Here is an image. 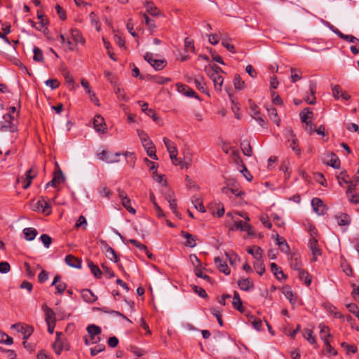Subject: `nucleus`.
Wrapping results in <instances>:
<instances>
[{
  "label": "nucleus",
  "mask_w": 359,
  "mask_h": 359,
  "mask_svg": "<svg viewBox=\"0 0 359 359\" xmlns=\"http://www.w3.org/2000/svg\"><path fill=\"white\" fill-rule=\"evenodd\" d=\"M36 174L34 173L32 168L29 169L25 173V178H22L21 180L23 183L22 188L27 189L31 184L32 180L36 177ZM20 179L17 180V182H20Z\"/></svg>",
  "instance_id": "13"
},
{
  "label": "nucleus",
  "mask_w": 359,
  "mask_h": 359,
  "mask_svg": "<svg viewBox=\"0 0 359 359\" xmlns=\"http://www.w3.org/2000/svg\"><path fill=\"white\" fill-rule=\"evenodd\" d=\"M337 36L340 39H343L344 41H348L350 43H357V42H359V39L355 37L353 35H346V34H343L342 32H339V33H337Z\"/></svg>",
  "instance_id": "49"
},
{
  "label": "nucleus",
  "mask_w": 359,
  "mask_h": 359,
  "mask_svg": "<svg viewBox=\"0 0 359 359\" xmlns=\"http://www.w3.org/2000/svg\"><path fill=\"white\" fill-rule=\"evenodd\" d=\"M61 334L62 332H56L55 341L53 344V348L54 349L55 353L58 355L61 353V352L63 350V343L60 339Z\"/></svg>",
  "instance_id": "23"
},
{
  "label": "nucleus",
  "mask_w": 359,
  "mask_h": 359,
  "mask_svg": "<svg viewBox=\"0 0 359 359\" xmlns=\"http://www.w3.org/2000/svg\"><path fill=\"white\" fill-rule=\"evenodd\" d=\"M341 346L346 351L347 353H349L350 352L355 353L357 352V347L355 345H350L346 342H342Z\"/></svg>",
  "instance_id": "60"
},
{
  "label": "nucleus",
  "mask_w": 359,
  "mask_h": 359,
  "mask_svg": "<svg viewBox=\"0 0 359 359\" xmlns=\"http://www.w3.org/2000/svg\"><path fill=\"white\" fill-rule=\"evenodd\" d=\"M254 268L256 270L257 273L260 276L263 275L265 272V266L262 260V258L256 259V262L254 263Z\"/></svg>",
  "instance_id": "43"
},
{
  "label": "nucleus",
  "mask_w": 359,
  "mask_h": 359,
  "mask_svg": "<svg viewBox=\"0 0 359 359\" xmlns=\"http://www.w3.org/2000/svg\"><path fill=\"white\" fill-rule=\"evenodd\" d=\"M346 307L351 313H353L357 318H359V309L355 304H347Z\"/></svg>",
  "instance_id": "63"
},
{
  "label": "nucleus",
  "mask_w": 359,
  "mask_h": 359,
  "mask_svg": "<svg viewBox=\"0 0 359 359\" xmlns=\"http://www.w3.org/2000/svg\"><path fill=\"white\" fill-rule=\"evenodd\" d=\"M330 163H328L327 164L332 167L333 168H339L340 161L337 156L334 153L331 152L330 154Z\"/></svg>",
  "instance_id": "44"
},
{
  "label": "nucleus",
  "mask_w": 359,
  "mask_h": 359,
  "mask_svg": "<svg viewBox=\"0 0 359 359\" xmlns=\"http://www.w3.org/2000/svg\"><path fill=\"white\" fill-rule=\"evenodd\" d=\"M181 236L187 239V242L185 243V246L189 248H194L196 245V241H197V237L189 233L187 231H182Z\"/></svg>",
  "instance_id": "14"
},
{
  "label": "nucleus",
  "mask_w": 359,
  "mask_h": 359,
  "mask_svg": "<svg viewBox=\"0 0 359 359\" xmlns=\"http://www.w3.org/2000/svg\"><path fill=\"white\" fill-rule=\"evenodd\" d=\"M248 253L250 254L253 256V257L255 259H258L259 258H262L263 255V250L262 249L257 245H254L252 248H247Z\"/></svg>",
  "instance_id": "29"
},
{
  "label": "nucleus",
  "mask_w": 359,
  "mask_h": 359,
  "mask_svg": "<svg viewBox=\"0 0 359 359\" xmlns=\"http://www.w3.org/2000/svg\"><path fill=\"white\" fill-rule=\"evenodd\" d=\"M309 246L312 251L313 256V260L316 261L317 256L321 255V250L318 245V240L316 237L311 238L309 242Z\"/></svg>",
  "instance_id": "10"
},
{
  "label": "nucleus",
  "mask_w": 359,
  "mask_h": 359,
  "mask_svg": "<svg viewBox=\"0 0 359 359\" xmlns=\"http://www.w3.org/2000/svg\"><path fill=\"white\" fill-rule=\"evenodd\" d=\"M332 95L336 100H339L340 98V95L343 92L342 88L339 85L332 86Z\"/></svg>",
  "instance_id": "58"
},
{
  "label": "nucleus",
  "mask_w": 359,
  "mask_h": 359,
  "mask_svg": "<svg viewBox=\"0 0 359 359\" xmlns=\"http://www.w3.org/2000/svg\"><path fill=\"white\" fill-rule=\"evenodd\" d=\"M207 74L213 81L215 90L221 92L222 84L224 82L223 77L220 74H219L218 73H216V72H212L211 74Z\"/></svg>",
  "instance_id": "12"
},
{
  "label": "nucleus",
  "mask_w": 359,
  "mask_h": 359,
  "mask_svg": "<svg viewBox=\"0 0 359 359\" xmlns=\"http://www.w3.org/2000/svg\"><path fill=\"white\" fill-rule=\"evenodd\" d=\"M177 90L180 93L184 94V95L190 97H196L197 99L199 98L196 92L188 86L182 83H178L177 84Z\"/></svg>",
  "instance_id": "11"
},
{
  "label": "nucleus",
  "mask_w": 359,
  "mask_h": 359,
  "mask_svg": "<svg viewBox=\"0 0 359 359\" xmlns=\"http://www.w3.org/2000/svg\"><path fill=\"white\" fill-rule=\"evenodd\" d=\"M65 262L67 265L72 267L76 269L81 268V260L72 255H68L65 257Z\"/></svg>",
  "instance_id": "17"
},
{
  "label": "nucleus",
  "mask_w": 359,
  "mask_h": 359,
  "mask_svg": "<svg viewBox=\"0 0 359 359\" xmlns=\"http://www.w3.org/2000/svg\"><path fill=\"white\" fill-rule=\"evenodd\" d=\"M359 182V171L353 177L352 180H349L348 183V187L346 190V195L350 196L351 193L355 190L358 183Z\"/></svg>",
  "instance_id": "24"
},
{
  "label": "nucleus",
  "mask_w": 359,
  "mask_h": 359,
  "mask_svg": "<svg viewBox=\"0 0 359 359\" xmlns=\"http://www.w3.org/2000/svg\"><path fill=\"white\" fill-rule=\"evenodd\" d=\"M144 58L157 71L163 69L167 65L165 60L154 59L152 54L150 53H146Z\"/></svg>",
  "instance_id": "3"
},
{
  "label": "nucleus",
  "mask_w": 359,
  "mask_h": 359,
  "mask_svg": "<svg viewBox=\"0 0 359 359\" xmlns=\"http://www.w3.org/2000/svg\"><path fill=\"white\" fill-rule=\"evenodd\" d=\"M88 266L90 269L91 273L94 275V276L97 278H100L102 277V271L99 269V267L95 265L92 261H88Z\"/></svg>",
  "instance_id": "36"
},
{
  "label": "nucleus",
  "mask_w": 359,
  "mask_h": 359,
  "mask_svg": "<svg viewBox=\"0 0 359 359\" xmlns=\"http://www.w3.org/2000/svg\"><path fill=\"white\" fill-rule=\"evenodd\" d=\"M23 233L25 234V239L27 241H33L38 234V231L36 229L32 227L25 228L23 229Z\"/></svg>",
  "instance_id": "30"
},
{
  "label": "nucleus",
  "mask_w": 359,
  "mask_h": 359,
  "mask_svg": "<svg viewBox=\"0 0 359 359\" xmlns=\"http://www.w3.org/2000/svg\"><path fill=\"white\" fill-rule=\"evenodd\" d=\"M309 114L313 115V112L309 107L305 108L299 114L302 122L306 123V126H309V123H311V121H308V119L310 118Z\"/></svg>",
  "instance_id": "34"
},
{
  "label": "nucleus",
  "mask_w": 359,
  "mask_h": 359,
  "mask_svg": "<svg viewBox=\"0 0 359 359\" xmlns=\"http://www.w3.org/2000/svg\"><path fill=\"white\" fill-rule=\"evenodd\" d=\"M239 288L244 291H248L254 287V283L250 278H243L238 280Z\"/></svg>",
  "instance_id": "19"
},
{
  "label": "nucleus",
  "mask_w": 359,
  "mask_h": 359,
  "mask_svg": "<svg viewBox=\"0 0 359 359\" xmlns=\"http://www.w3.org/2000/svg\"><path fill=\"white\" fill-rule=\"evenodd\" d=\"M270 267L271 271L278 280H282L287 278L286 275L283 273L281 268L279 267L276 263H271Z\"/></svg>",
  "instance_id": "18"
},
{
  "label": "nucleus",
  "mask_w": 359,
  "mask_h": 359,
  "mask_svg": "<svg viewBox=\"0 0 359 359\" xmlns=\"http://www.w3.org/2000/svg\"><path fill=\"white\" fill-rule=\"evenodd\" d=\"M267 111L270 119L273 121L278 126H279L280 120L278 116L276 109L273 107H271L267 108Z\"/></svg>",
  "instance_id": "32"
},
{
  "label": "nucleus",
  "mask_w": 359,
  "mask_h": 359,
  "mask_svg": "<svg viewBox=\"0 0 359 359\" xmlns=\"http://www.w3.org/2000/svg\"><path fill=\"white\" fill-rule=\"evenodd\" d=\"M42 202H43L42 208H41L42 212L46 215H50L51 213V210H50L51 206H50V203L47 201H45L43 198H42Z\"/></svg>",
  "instance_id": "61"
},
{
  "label": "nucleus",
  "mask_w": 359,
  "mask_h": 359,
  "mask_svg": "<svg viewBox=\"0 0 359 359\" xmlns=\"http://www.w3.org/2000/svg\"><path fill=\"white\" fill-rule=\"evenodd\" d=\"M62 74L67 83L71 84L74 83V78L71 75L70 72L67 68L62 69Z\"/></svg>",
  "instance_id": "64"
},
{
  "label": "nucleus",
  "mask_w": 359,
  "mask_h": 359,
  "mask_svg": "<svg viewBox=\"0 0 359 359\" xmlns=\"http://www.w3.org/2000/svg\"><path fill=\"white\" fill-rule=\"evenodd\" d=\"M123 206L130 213L135 214V210L131 206V201L129 198H125L121 201Z\"/></svg>",
  "instance_id": "54"
},
{
  "label": "nucleus",
  "mask_w": 359,
  "mask_h": 359,
  "mask_svg": "<svg viewBox=\"0 0 359 359\" xmlns=\"http://www.w3.org/2000/svg\"><path fill=\"white\" fill-rule=\"evenodd\" d=\"M36 14L37 18L40 20L39 25L37 26L36 29L41 31L45 26L48 25V20L45 18L44 14L39 11H37Z\"/></svg>",
  "instance_id": "37"
},
{
  "label": "nucleus",
  "mask_w": 359,
  "mask_h": 359,
  "mask_svg": "<svg viewBox=\"0 0 359 359\" xmlns=\"http://www.w3.org/2000/svg\"><path fill=\"white\" fill-rule=\"evenodd\" d=\"M94 128L97 132L104 133L107 130V126L104 118L97 114L93 119Z\"/></svg>",
  "instance_id": "9"
},
{
  "label": "nucleus",
  "mask_w": 359,
  "mask_h": 359,
  "mask_svg": "<svg viewBox=\"0 0 359 359\" xmlns=\"http://www.w3.org/2000/svg\"><path fill=\"white\" fill-rule=\"evenodd\" d=\"M233 307L238 310V311L241 313H244L245 309L243 306V302L241 301V299L240 297V295L237 291L233 292Z\"/></svg>",
  "instance_id": "20"
},
{
  "label": "nucleus",
  "mask_w": 359,
  "mask_h": 359,
  "mask_svg": "<svg viewBox=\"0 0 359 359\" xmlns=\"http://www.w3.org/2000/svg\"><path fill=\"white\" fill-rule=\"evenodd\" d=\"M163 141L168 152H170V151L175 150L177 149L175 143L168 138L163 137Z\"/></svg>",
  "instance_id": "59"
},
{
  "label": "nucleus",
  "mask_w": 359,
  "mask_h": 359,
  "mask_svg": "<svg viewBox=\"0 0 359 359\" xmlns=\"http://www.w3.org/2000/svg\"><path fill=\"white\" fill-rule=\"evenodd\" d=\"M184 49L187 52H194L195 50L194 41L188 37L184 39Z\"/></svg>",
  "instance_id": "55"
},
{
  "label": "nucleus",
  "mask_w": 359,
  "mask_h": 359,
  "mask_svg": "<svg viewBox=\"0 0 359 359\" xmlns=\"http://www.w3.org/2000/svg\"><path fill=\"white\" fill-rule=\"evenodd\" d=\"M145 24L151 32H153L156 28V24L154 20L151 19L146 13L143 14Z\"/></svg>",
  "instance_id": "52"
},
{
  "label": "nucleus",
  "mask_w": 359,
  "mask_h": 359,
  "mask_svg": "<svg viewBox=\"0 0 359 359\" xmlns=\"http://www.w3.org/2000/svg\"><path fill=\"white\" fill-rule=\"evenodd\" d=\"M285 136L287 139L288 147L291 148L292 150L296 153V154L300 155L301 149L297 143V138L294 134L292 130H286Z\"/></svg>",
  "instance_id": "2"
},
{
  "label": "nucleus",
  "mask_w": 359,
  "mask_h": 359,
  "mask_svg": "<svg viewBox=\"0 0 359 359\" xmlns=\"http://www.w3.org/2000/svg\"><path fill=\"white\" fill-rule=\"evenodd\" d=\"M0 343L6 344V345H11L13 343V339L11 337L8 336V334H5L4 332H2L0 334Z\"/></svg>",
  "instance_id": "56"
},
{
  "label": "nucleus",
  "mask_w": 359,
  "mask_h": 359,
  "mask_svg": "<svg viewBox=\"0 0 359 359\" xmlns=\"http://www.w3.org/2000/svg\"><path fill=\"white\" fill-rule=\"evenodd\" d=\"M290 264L291 268L294 270L299 271L302 269V262L300 255L298 253H292L290 257Z\"/></svg>",
  "instance_id": "15"
},
{
  "label": "nucleus",
  "mask_w": 359,
  "mask_h": 359,
  "mask_svg": "<svg viewBox=\"0 0 359 359\" xmlns=\"http://www.w3.org/2000/svg\"><path fill=\"white\" fill-rule=\"evenodd\" d=\"M56 165L57 166V170L54 172L53 179L48 183L46 184V188L48 187L49 186L55 188L65 180V177L63 176L62 170L59 168L57 163H56Z\"/></svg>",
  "instance_id": "5"
},
{
  "label": "nucleus",
  "mask_w": 359,
  "mask_h": 359,
  "mask_svg": "<svg viewBox=\"0 0 359 359\" xmlns=\"http://www.w3.org/2000/svg\"><path fill=\"white\" fill-rule=\"evenodd\" d=\"M299 271V278L300 280H304L307 286H309L311 283V277L307 271L303 269H300Z\"/></svg>",
  "instance_id": "40"
},
{
  "label": "nucleus",
  "mask_w": 359,
  "mask_h": 359,
  "mask_svg": "<svg viewBox=\"0 0 359 359\" xmlns=\"http://www.w3.org/2000/svg\"><path fill=\"white\" fill-rule=\"evenodd\" d=\"M222 192L226 195H229V193H231L232 194L235 195L236 196H241L245 194V192L239 190L238 187H224L222 189Z\"/></svg>",
  "instance_id": "25"
},
{
  "label": "nucleus",
  "mask_w": 359,
  "mask_h": 359,
  "mask_svg": "<svg viewBox=\"0 0 359 359\" xmlns=\"http://www.w3.org/2000/svg\"><path fill=\"white\" fill-rule=\"evenodd\" d=\"M319 327L320 329V338L325 341V339H328L327 338L331 336L330 333V328L324 325L320 324L319 325Z\"/></svg>",
  "instance_id": "45"
},
{
  "label": "nucleus",
  "mask_w": 359,
  "mask_h": 359,
  "mask_svg": "<svg viewBox=\"0 0 359 359\" xmlns=\"http://www.w3.org/2000/svg\"><path fill=\"white\" fill-rule=\"evenodd\" d=\"M233 85L235 88L239 90L244 89L245 87V81L242 80L239 74L235 75L233 78Z\"/></svg>",
  "instance_id": "42"
},
{
  "label": "nucleus",
  "mask_w": 359,
  "mask_h": 359,
  "mask_svg": "<svg viewBox=\"0 0 359 359\" xmlns=\"http://www.w3.org/2000/svg\"><path fill=\"white\" fill-rule=\"evenodd\" d=\"M163 185L165 186V189L162 191L163 196L166 201H170L173 199L175 197L174 192L167 187V182L165 180L163 182Z\"/></svg>",
  "instance_id": "41"
},
{
  "label": "nucleus",
  "mask_w": 359,
  "mask_h": 359,
  "mask_svg": "<svg viewBox=\"0 0 359 359\" xmlns=\"http://www.w3.org/2000/svg\"><path fill=\"white\" fill-rule=\"evenodd\" d=\"M337 224L339 226H347L351 223V218L348 215L341 213L337 217Z\"/></svg>",
  "instance_id": "38"
},
{
  "label": "nucleus",
  "mask_w": 359,
  "mask_h": 359,
  "mask_svg": "<svg viewBox=\"0 0 359 359\" xmlns=\"http://www.w3.org/2000/svg\"><path fill=\"white\" fill-rule=\"evenodd\" d=\"M42 310L45 314L46 323L56 322L55 313L51 308L48 307L46 304H43L42 306Z\"/></svg>",
  "instance_id": "16"
},
{
  "label": "nucleus",
  "mask_w": 359,
  "mask_h": 359,
  "mask_svg": "<svg viewBox=\"0 0 359 359\" xmlns=\"http://www.w3.org/2000/svg\"><path fill=\"white\" fill-rule=\"evenodd\" d=\"M304 337L308 340V341L314 344L316 343L315 337L313 336V331L311 330L307 329L304 330Z\"/></svg>",
  "instance_id": "57"
},
{
  "label": "nucleus",
  "mask_w": 359,
  "mask_h": 359,
  "mask_svg": "<svg viewBox=\"0 0 359 359\" xmlns=\"http://www.w3.org/2000/svg\"><path fill=\"white\" fill-rule=\"evenodd\" d=\"M191 201L196 210L200 211L201 212H205V208L203 204L202 201L200 198L193 197Z\"/></svg>",
  "instance_id": "47"
},
{
  "label": "nucleus",
  "mask_w": 359,
  "mask_h": 359,
  "mask_svg": "<svg viewBox=\"0 0 359 359\" xmlns=\"http://www.w3.org/2000/svg\"><path fill=\"white\" fill-rule=\"evenodd\" d=\"M231 39L227 37L222 38V45L225 47L231 53H236L235 47L233 44L229 43Z\"/></svg>",
  "instance_id": "50"
},
{
  "label": "nucleus",
  "mask_w": 359,
  "mask_h": 359,
  "mask_svg": "<svg viewBox=\"0 0 359 359\" xmlns=\"http://www.w3.org/2000/svg\"><path fill=\"white\" fill-rule=\"evenodd\" d=\"M18 332L23 334V339L27 340L34 332L32 326L22 324L20 329H18Z\"/></svg>",
  "instance_id": "27"
},
{
  "label": "nucleus",
  "mask_w": 359,
  "mask_h": 359,
  "mask_svg": "<svg viewBox=\"0 0 359 359\" xmlns=\"http://www.w3.org/2000/svg\"><path fill=\"white\" fill-rule=\"evenodd\" d=\"M18 112L15 116L6 114L3 116V121L0 122V130L2 132L15 133L18 130L17 118Z\"/></svg>",
  "instance_id": "1"
},
{
  "label": "nucleus",
  "mask_w": 359,
  "mask_h": 359,
  "mask_svg": "<svg viewBox=\"0 0 359 359\" xmlns=\"http://www.w3.org/2000/svg\"><path fill=\"white\" fill-rule=\"evenodd\" d=\"M81 297L83 301L88 303H93L95 302L97 297L95 296L93 292L89 289H83L81 291Z\"/></svg>",
  "instance_id": "22"
},
{
  "label": "nucleus",
  "mask_w": 359,
  "mask_h": 359,
  "mask_svg": "<svg viewBox=\"0 0 359 359\" xmlns=\"http://www.w3.org/2000/svg\"><path fill=\"white\" fill-rule=\"evenodd\" d=\"M241 148L244 155L247 156H251L252 155V149L248 140H243L241 143Z\"/></svg>",
  "instance_id": "33"
},
{
  "label": "nucleus",
  "mask_w": 359,
  "mask_h": 359,
  "mask_svg": "<svg viewBox=\"0 0 359 359\" xmlns=\"http://www.w3.org/2000/svg\"><path fill=\"white\" fill-rule=\"evenodd\" d=\"M215 263L217 264V267L219 271L224 273L226 275H229L230 273L231 270L228 265L225 262L222 261L220 257H216L215 258Z\"/></svg>",
  "instance_id": "21"
},
{
  "label": "nucleus",
  "mask_w": 359,
  "mask_h": 359,
  "mask_svg": "<svg viewBox=\"0 0 359 359\" xmlns=\"http://www.w3.org/2000/svg\"><path fill=\"white\" fill-rule=\"evenodd\" d=\"M121 155L120 153L109 154L107 151L103 150L97 154L100 159L108 163H117L119 161L118 157Z\"/></svg>",
  "instance_id": "7"
},
{
  "label": "nucleus",
  "mask_w": 359,
  "mask_h": 359,
  "mask_svg": "<svg viewBox=\"0 0 359 359\" xmlns=\"http://www.w3.org/2000/svg\"><path fill=\"white\" fill-rule=\"evenodd\" d=\"M337 178L340 186H342L343 183H349V176L346 174V171L341 172Z\"/></svg>",
  "instance_id": "51"
},
{
  "label": "nucleus",
  "mask_w": 359,
  "mask_h": 359,
  "mask_svg": "<svg viewBox=\"0 0 359 359\" xmlns=\"http://www.w3.org/2000/svg\"><path fill=\"white\" fill-rule=\"evenodd\" d=\"M100 243H101V245L103 247V249H104V250L105 252L107 257L109 260H111V261H112V262H114L115 263H117L118 259H119V258H118L116 252H115V250L111 247H110L107 244V243L105 241H104V240H101L100 241Z\"/></svg>",
  "instance_id": "8"
},
{
  "label": "nucleus",
  "mask_w": 359,
  "mask_h": 359,
  "mask_svg": "<svg viewBox=\"0 0 359 359\" xmlns=\"http://www.w3.org/2000/svg\"><path fill=\"white\" fill-rule=\"evenodd\" d=\"M247 317L248 318V320L251 323L253 327L256 330H260L262 322L259 318H256L255 316L250 315V313H246Z\"/></svg>",
  "instance_id": "35"
},
{
  "label": "nucleus",
  "mask_w": 359,
  "mask_h": 359,
  "mask_svg": "<svg viewBox=\"0 0 359 359\" xmlns=\"http://www.w3.org/2000/svg\"><path fill=\"white\" fill-rule=\"evenodd\" d=\"M75 227L76 228H79V227H82L83 229H86V227H87V221H86V219L84 216L83 215H81L76 224H75Z\"/></svg>",
  "instance_id": "62"
},
{
  "label": "nucleus",
  "mask_w": 359,
  "mask_h": 359,
  "mask_svg": "<svg viewBox=\"0 0 359 359\" xmlns=\"http://www.w3.org/2000/svg\"><path fill=\"white\" fill-rule=\"evenodd\" d=\"M33 53H34L33 60L35 62H44L43 55V53H42V50H41V48H39L37 46H34L33 48Z\"/></svg>",
  "instance_id": "39"
},
{
  "label": "nucleus",
  "mask_w": 359,
  "mask_h": 359,
  "mask_svg": "<svg viewBox=\"0 0 359 359\" xmlns=\"http://www.w3.org/2000/svg\"><path fill=\"white\" fill-rule=\"evenodd\" d=\"M87 332L90 335L92 344H97L100 341L99 334H101L102 330L99 326L94 324L89 325L87 327Z\"/></svg>",
  "instance_id": "4"
},
{
  "label": "nucleus",
  "mask_w": 359,
  "mask_h": 359,
  "mask_svg": "<svg viewBox=\"0 0 359 359\" xmlns=\"http://www.w3.org/2000/svg\"><path fill=\"white\" fill-rule=\"evenodd\" d=\"M194 273L198 278H203L210 283L211 282V278L202 272L201 267H196V269H194Z\"/></svg>",
  "instance_id": "53"
},
{
  "label": "nucleus",
  "mask_w": 359,
  "mask_h": 359,
  "mask_svg": "<svg viewBox=\"0 0 359 359\" xmlns=\"http://www.w3.org/2000/svg\"><path fill=\"white\" fill-rule=\"evenodd\" d=\"M194 83L199 90L203 93L207 94L208 95H210L207 90L206 84L204 82V79L203 77L194 78Z\"/></svg>",
  "instance_id": "26"
},
{
  "label": "nucleus",
  "mask_w": 359,
  "mask_h": 359,
  "mask_svg": "<svg viewBox=\"0 0 359 359\" xmlns=\"http://www.w3.org/2000/svg\"><path fill=\"white\" fill-rule=\"evenodd\" d=\"M290 72H291V81L292 83H295L296 81H297L302 79V72L300 69L292 67L290 69Z\"/></svg>",
  "instance_id": "46"
},
{
  "label": "nucleus",
  "mask_w": 359,
  "mask_h": 359,
  "mask_svg": "<svg viewBox=\"0 0 359 359\" xmlns=\"http://www.w3.org/2000/svg\"><path fill=\"white\" fill-rule=\"evenodd\" d=\"M72 36L76 43H84L85 39L77 29H72Z\"/></svg>",
  "instance_id": "48"
},
{
  "label": "nucleus",
  "mask_w": 359,
  "mask_h": 359,
  "mask_svg": "<svg viewBox=\"0 0 359 359\" xmlns=\"http://www.w3.org/2000/svg\"><path fill=\"white\" fill-rule=\"evenodd\" d=\"M311 205L313 208V210L318 215H323L327 212V207L324 204L323 201L319 198H313L311 200Z\"/></svg>",
  "instance_id": "6"
},
{
  "label": "nucleus",
  "mask_w": 359,
  "mask_h": 359,
  "mask_svg": "<svg viewBox=\"0 0 359 359\" xmlns=\"http://www.w3.org/2000/svg\"><path fill=\"white\" fill-rule=\"evenodd\" d=\"M145 8L147 13L152 16H158L160 15V11L152 2L147 1Z\"/></svg>",
  "instance_id": "31"
},
{
  "label": "nucleus",
  "mask_w": 359,
  "mask_h": 359,
  "mask_svg": "<svg viewBox=\"0 0 359 359\" xmlns=\"http://www.w3.org/2000/svg\"><path fill=\"white\" fill-rule=\"evenodd\" d=\"M309 90L311 96H307L305 101L309 104H314L316 102L315 93L316 92V85L314 83H311L309 85Z\"/></svg>",
  "instance_id": "28"
}]
</instances>
